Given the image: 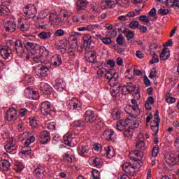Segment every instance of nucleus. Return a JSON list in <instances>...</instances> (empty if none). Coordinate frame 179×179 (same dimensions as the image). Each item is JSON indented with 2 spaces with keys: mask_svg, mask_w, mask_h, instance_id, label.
Wrapping results in <instances>:
<instances>
[{
  "mask_svg": "<svg viewBox=\"0 0 179 179\" xmlns=\"http://www.w3.org/2000/svg\"><path fill=\"white\" fill-rule=\"evenodd\" d=\"M24 45L26 50L28 51L29 54H31L32 55H36V52L39 50L40 55L36 56H27V59H31V62L33 64H45L47 62V59L48 58V55L50 53L48 50L44 46H40L36 43L29 42L25 41L24 42Z\"/></svg>",
  "mask_w": 179,
  "mask_h": 179,
  "instance_id": "nucleus-1",
  "label": "nucleus"
},
{
  "mask_svg": "<svg viewBox=\"0 0 179 179\" xmlns=\"http://www.w3.org/2000/svg\"><path fill=\"white\" fill-rule=\"evenodd\" d=\"M125 127H129V129H136V128L139 127V122L135 117H133V119L127 118V120L125 119L124 120H121L117 122V129L119 131H124Z\"/></svg>",
  "mask_w": 179,
  "mask_h": 179,
  "instance_id": "nucleus-2",
  "label": "nucleus"
},
{
  "mask_svg": "<svg viewBox=\"0 0 179 179\" xmlns=\"http://www.w3.org/2000/svg\"><path fill=\"white\" fill-rule=\"evenodd\" d=\"M122 93L123 94H132L136 96V97H141V93L139 92V89H136V86L132 83H128L127 85H124L122 88Z\"/></svg>",
  "mask_w": 179,
  "mask_h": 179,
  "instance_id": "nucleus-3",
  "label": "nucleus"
},
{
  "mask_svg": "<svg viewBox=\"0 0 179 179\" xmlns=\"http://www.w3.org/2000/svg\"><path fill=\"white\" fill-rule=\"evenodd\" d=\"M12 47L15 48L19 57H22L23 54H24V49L23 48V43H22V41H16L15 42H13V41H8L7 49L11 51Z\"/></svg>",
  "mask_w": 179,
  "mask_h": 179,
  "instance_id": "nucleus-4",
  "label": "nucleus"
},
{
  "mask_svg": "<svg viewBox=\"0 0 179 179\" xmlns=\"http://www.w3.org/2000/svg\"><path fill=\"white\" fill-rule=\"evenodd\" d=\"M37 66L35 67V71L37 76L41 79L43 78H45L47 76V71L50 70L48 66H47V64H48V59H47V62L45 63L39 62Z\"/></svg>",
  "mask_w": 179,
  "mask_h": 179,
  "instance_id": "nucleus-5",
  "label": "nucleus"
},
{
  "mask_svg": "<svg viewBox=\"0 0 179 179\" xmlns=\"http://www.w3.org/2000/svg\"><path fill=\"white\" fill-rule=\"evenodd\" d=\"M124 111L127 114H129V120H134V118H136L139 115V106L138 104L134 106L127 105L124 107Z\"/></svg>",
  "mask_w": 179,
  "mask_h": 179,
  "instance_id": "nucleus-6",
  "label": "nucleus"
},
{
  "mask_svg": "<svg viewBox=\"0 0 179 179\" xmlns=\"http://www.w3.org/2000/svg\"><path fill=\"white\" fill-rule=\"evenodd\" d=\"M22 12L24 15H27L30 18L36 17V15H37V8L36 6L34 4H29L23 8Z\"/></svg>",
  "mask_w": 179,
  "mask_h": 179,
  "instance_id": "nucleus-7",
  "label": "nucleus"
},
{
  "mask_svg": "<svg viewBox=\"0 0 179 179\" xmlns=\"http://www.w3.org/2000/svg\"><path fill=\"white\" fill-rule=\"evenodd\" d=\"M40 108L41 113L43 114V115H49V114H51V111H52L51 103L47 101L41 103Z\"/></svg>",
  "mask_w": 179,
  "mask_h": 179,
  "instance_id": "nucleus-8",
  "label": "nucleus"
},
{
  "mask_svg": "<svg viewBox=\"0 0 179 179\" xmlns=\"http://www.w3.org/2000/svg\"><path fill=\"white\" fill-rule=\"evenodd\" d=\"M49 19L51 24H54V26H59V24L65 23V19L59 17L57 13H52L49 16Z\"/></svg>",
  "mask_w": 179,
  "mask_h": 179,
  "instance_id": "nucleus-9",
  "label": "nucleus"
},
{
  "mask_svg": "<svg viewBox=\"0 0 179 179\" xmlns=\"http://www.w3.org/2000/svg\"><path fill=\"white\" fill-rule=\"evenodd\" d=\"M85 58L87 62L94 64L97 59V53L94 51L85 50Z\"/></svg>",
  "mask_w": 179,
  "mask_h": 179,
  "instance_id": "nucleus-10",
  "label": "nucleus"
},
{
  "mask_svg": "<svg viewBox=\"0 0 179 179\" xmlns=\"http://www.w3.org/2000/svg\"><path fill=\"white\" fill-rule=\"evenodd\" d=\"M85 122H90V124H93L96 120V114L92 110H87L85 113Z\"/></svg>",
  "mask_w": 179,
  "mask_h": 179,
  "instance_id": "nucleus-11",
  "label": "nucleus"
},
{
  "mask_svg": "<svg viewBox=\"0 0 179 179\" xmlns=\"http://www.w3.org/2000/svg\"><path fill=\"white\" fill-rule=\"evenodd\" d=\"M80 107H82V103H80V101L76 98H73L68 101V108L70 110H79Z\"/></svg>",
  "mask_w": 179,
  "mask_h": 179,
  "instance_id": "nucleus-12",
  "label": "nucleus"
},
{
  "mask_svg": "<svg viewBox=\"0 0 179 179\" xmlns=\"http://www.w3.org/2000/svg\"><path fill=\"white\" fill-rule=\"evenodd\" d=\"M129 156L131 160H134V162H139L142 160V157H143V152L139 151V150L131 151Z\"/></svg>",
  "mask_w": 179,
  "mask_h": 179,
  "instance_id": "nucleus-13",
  "label": "nucleus"
},
{
  "mask_svg": "<svg viewBox=\"0 0 179 179\" xmlns=\"http://www.w3.org/2000/svg\"><path fill=\"white\" fill-rule=\"evenodd\" d=\"M78 153L83 157H87L89 156V152H90V147L89 145H79L77 148Z\"/></svg>",
  "mask_w": 179,
  "mask_h": 179,
  "instance_id": "nucleus-14",
  "label": "nucleus"
},
{
  "mask_svg": "<svg viewBox=\"0 0 179 179\" xmlns=\"http://www.w3.org/2000/svg\"><path fill=\"white\" fill-rule=\"evenodd\" d=\"M51 141V136L50 135V131L44 130L40 134V142L42 145H45Z\"/></svg>",
  "mask_w": 179,
  "mask_h": 179,
  "instance_id": "nucleus-15",
  "label": "nucleus"
},
{
  "mask_svg": "<svg viewBox=\"0 0 179 179\" xmlns=\"http://www.w3.org/2000/svg\"><path fill=\"white\" fill-rule=\"evenodd\" d=\"M39 89L43 94L47 95L51 94L54 92V89H52V87H51L47 83H41Z\"/></svg>",
  "mask_w": 179,
  "mask_h": 179,
  "instance_id": "nucleus-16",
  "label": "nucleus"
},
{
  "mask_svg": "<svg viewBox=\"0 0 179 179\" xmlns=\"http://www.w3.org/2000/svg\"><path fill=\"white\" fill-rule=\"evenodd\" d=\"M17 115V112H16V109L15 108H10L6 113V118L7 121H13V120H16Z\"/></svg>",
  "mask_w": 179,
  "mask_h": 179,
  "instance_id": "nucleus-17",
  "label": "nucleus"
},
{
  "mask_svg": "<svg viewBox=\"0 0 179 179\" xmlns=\"http://www.w3.org/2000/svg\"><path fill=\"white\" fill-rule=\"evenodd\" d=\"M73 43L69 46V49L67 50V54L70 55V57H75L74 51H76V47H78V39L76 37L73 38Z\"/></svg>",
  "mask_w": 179,
  "mask_h": 179,
  "instance_id": "nucleus-18",
  "label": "nucleus"
},
{
  "mask_svg": "<svg viewBox=\"0 0 179 179\" xmlns=\"http://www.w3.org/2000/svg\"><path fill=\"white\" fill-rule=\"evenodd\" d=\"M60 45H58L56 48L59 52H61V54H65L66 52H68V50H66L68 46V41L66 40H62L59 42Z\"/></svg>",
  "mask_w": 179,
  "mask_h": 179,
  "instance_id": "nucleus-19",
  "label": "nucleus"
},
{
  "mask_svg": "<svg viewBox=\"0 0 179 179\" xmlns=\"http://www.w3.org/2000/svg\"><path fill=\"white\" fill-rule=\"evenodd\" d=\"M122 170L127 173V174H129V176H134V169H132V164L131 163H128L125 162L122 166Z\"/></svg>",
  "mask_w": 179,
  "mask_h": 179,
  "instance_id": "nucleus-20",
  "label": "nucleus"
},
{
  "mask_svg": "<svg viewBox=\"0 0 179 179\" xmlns=\"http://www.w3.org/2000/svg\"><path fill=\"white\" fill-rule=\"evenodd\" d=\"M103 138L106 139V141H109L110 142H114V131L110 129H107L104 131L103 134Z\"/></svg>",
  "mask_w": 179,
  "mask_h": 179,
  "instance_id": "nucleus-21",
  "label": "nucleus"
},
{
  "mask_svg": "<svg viewBox=\"0 0 179 179\" xmlns=\"http://www.w3.org/2000/svg\"><path fill=\"white\" fill-rule=\"evenodd\" d=\"M55 89L57 92H62L65 89V83L61 78H57L55 80Z\"/></svg>",
  "mask_w": 179,
  "mask_h": 179,
  "instance_id": "nucleus-22",
  "label": "nucleus"
},
{
  "mask_svg": "<svg viewBox=\"0 0 179 179\" xmlns=\"http://www.w3.org/2000/svg\"><path fill=\"white\" fill-rule=\"evenodd\" d=\"M4 27L6 31L9 33H13L16 31V23L13 21H8L5 24Z\"/></svg>",
  "mask_w": 179,
  "mask_h": 179,
  "instance_id": "nucleus-23",
  "label": "nucleus"
},
{
  "mask_svg": "<svg viewBox=\"0 0 179 179\" xmlns=\"http://www.w3.org/2000/svg\"><path fill=\"white\" fill-rule=\"evenodd\" d=\"M10 169V162L8 159L0 160V170L2 171H9Z\"/></svg>",
  "mask_w": 179,
  "mask_h": 179,
  "instance_id": "nucleus-24",
  "label": "nucleus"
},
{
  "mask_svg": "<svg viewBox=\"0 0 179 179\" xmlns=\"http://www.w3.org/2000/svg\"><path fill=\"white\" fill-rule=\"evenodd\" d=\"M51 62L54 66H60L62 65V58L59 55H55L52 57Z\"/></svg>",
  "mask_w": 179,
  "mask_h": 179,
  "instance_id": "nucleus-25",
  "label": "nucleus"
},
{
  "mask_svg": "<svg viewBox=\"0 0 179 179\" xmlns=\"http://www.w3.org/2000/svg\"><path fill=\"white\" fill-rule=\"evenodd\" d=\"M83 38L84 41V47H86L85 51H87V50L90 48V45H92V36H90V34H85Z\"/></svg>",
  "mask_w": 179,
  "mask_h": 179,
  "instance_id": "nucleus-26",
  "label": "nucleus"
},
{
  "mask_svg": "<svg viewBox=\"0 0 179 179\" xmlns=\"http://www.w3.org/2000/svg\"><path fill=\"white\" fill-rule=\"evenodd\" d=\"M166 164H168L169 166H176L177 164V159L173 154H169L166 158H165Z\"/></svg>",
  "mask_w": 179,
  "mask_h": 179,
  "instance_id": "nucleus-27",
  "label": "nucleus"
},
{
  "mask_svg": "<svg viewBox=\"0 0 179 179\" xmlns=\"http://www.w3.org/2000/svg\"><path fill=\"white\" fill-rule=\"evenodd\" d=\"M87 1L85 0H78L76 3V10H84V9H86V7L87 6Z\"/></svg>",
  "mask_w": 179,
  "mask_h": 179,
  "instance_id": "nucleus-28",
  "label": "nucleus"
},
{
  "mask_svg": "<svg viewBox=\"0 0 179 179\" xmlns=\"http://www.w3.org/2000/svg\"><path fill=\"white\" fill-rule=\"evenodd\" d=\"M108 85L111 87H115L117 86H121L120 82H118V74H115V76L108 81Z\"/></svg>",
  "mask_w": 179,
  "mask_h": 179,
  "instance_id": "nucleus-29",
  "label": "nucleus"
},
{
  "mask_svg": "<svg viewBox=\"0 0 179 179\" xmlns=\"http://www.w3.org/2000/svg\"><path fill=\"white\" fill-rule=\"evenodd\" d=\"M91 160L93 162V165L96 167V169H101L103 167V159L99 157H92Z\"/></svg>",
  "mask_w": 179,
  "mask_h": 179,
  "instance_id": "nucleus-30",
  "label": "nucleus"
},
{
  "mask_svg": "<svg viewBox=\"0 0 179 179\" xmlns=\"http://www.w3.org/2000/svg\"><path fill=\"white\" fill-rule=\"evenodd\" d=\"M34 174L37 178H40L41 177H44L46 173L45 170H44V168L38 167L34 171Z\"/></svg>",
  "mask_w": 179,
  "mask_h": 179,
  "instance_id": "nucleus-31",
  "label": "nucleus"
},
{
  "mask_svg": "<svg viewBox=\"0 0 179 179\" xmlns=\"http://www.w3.org/2000/svg\"><path fill=\"white\" fill-rule=\"evenodd\" d=\"M152 124L150 125V128L152 131V135L153 136H157V134H159V126L160 125V123H159V120L157 122V123H154L152 122Z\"/></svg>",
  "mask_w": 179,
  "mask_h": 179,
  "instance_id": "nucleus-32",
  "label": "nucleus"
},
{
  "mask_svg": "<svg viewBox=\"0 0 179 179\" xmlns=\"http://www.w3.org/2000/svg\"><path fill=\"white\" fill-rule=\"evenodd\" d=\"M0 55L3 59H8L10 57V50L8 48H3L0 50Z\"/></svg>",
  "mask_w": 179,
  "mask_h": 179,
  "instance_id": "nucleus-33",
  "label": "nucleus"
},
{
  "mask_svg": "<svg viewBox=\"0 0 179 179\" xmlns=\"http://www.w3.org/2000/svg\"><path fill=\"white\" fill-rule=\"evenodd\" d=\"M121 114H122V112L121 110L118 109H113L111 113L113 120H120V118H121Z\"/></svg>",
  "mask_w": 179,
  "mask_h": 179,
  "instance_id": "nucleus-34",
  "label": "nucleus"
},
{
  "mask_svg": "<svg viewBox=\"0 0 179 179\" xmlns=\"http://www.w3.org/2000/svg\"><path fill=\"white\" fill-rule=\"evenodd\" d=\"M166 6L168 8H173V6L179 8V0H167Z\"/></svg>",
  "mask_w": 179,
  "mask_h": 179,
  "instance_id": "nucleus-35",
  "label": "nucleus"
},
{
  "mask_svg": "<svg viewBox=\"0 0 179 179\" xmlns=\"http://www.w3.org/2000/svg\"><path fill=\"white\" fill-rule=\"evenodd\" d=\"M159 58L161 59V61H166V59H169V58H170V51L169 50H164L160 55H159Z\"/></svg>",
  "mask_w": 179,
  "mask_h": 179,
  "instance_id": "nucleus-36",
  "label": "nucleus"
},
{
  "mask_svg": "<svg viewBox=\"0 0 179 179\" xmlns=\"http://www.w3.org/2000/svg\"><path fill=\"white\" fill-rule=\"evenodd\" d=\"M51 34L50 31H42L38 34V37L41 40H48V38H51Z\"/></svg>",
  "mask_w": 179,
  "mask_h": 179,
  "instance_id": "nucleus-37",
  "label": "nucleus"
},
{
  "mask_svg": "<svg viewBox=\"0 0 179 179\" xmlns=\"http://www.w3.org/2000/svg\"><path fill=\"white\" fill-rule=\"evenodd\" d=\"M73 138L72 137V135L71 134H66L64 136V145H66L67 146H71L72 145V141Z\"/></svg>",
  "mask_w": 179,
  "mask_h": 179,
  "instance_id": "nucleus-38",
  "label": "nucleus"
},
{
  "mask_svg": "<svg viewBox=\"0 0 179 179\" xmlns=\"http://www.w3.org/2000/svg\"><path fill=\"white\" fill-rule=\"evenodd\" d=\"M18 27L21 31H27L29 29H30V25L27 24H24L22 22V20L18 21Z\"/></svg>",
  "mask_w": 179,
  "mask_h": 179,
  "instance_id": "nucleus-39",
  "label": "nucleus"
},
{
  "mask_svg": "<svg viewBox=\"0 0 179 179\" xmlns=\"http://www.w3.org/2000/svg\"><path fill=\"white\" fill-rule=\"evenodd\" d=\"M115 74H118L113 69H109L106 71V73L105 74V78L106 79H108V80H110L113 78V77L115 76Z\"/></svg>",
  "mask_w": 179,
  "mask_h": 179,
  "instance_id": "nucleus-40",
  "label": "nucleus"
},
{
  "mask_svg": "<svg viewBox=\"0 0 179 179\" xmlns=\"http://www.w3.org/2000/svg\"><path fill=\"white\" fill-rule=\"evenodd\" d=\"M124 34H126V38L128 41H129V40L134 38V31L129 30L127 28L124 29L123 31Z\"/></svg>",
  "mask_w": 179,
  "mask_h": 179,
  "instance_id": "nucleus-41",
  "label": "nucleus"
},
{
  "mask_svg": "<svg viewBox=\"0 0 179 179\" xmlns=\"http://www.w3.org/2000/svg\"><path fill=\"white\" fill-rule=\"evenodd\" d=\"M165 99H166V101L167 103H169V104H173V103H176V98L171 96V94H170V93L166 94Z\"/></svg>",
  "mask_w": 179,
  "mask_h": 179,
  "instance_id": "nucleus-42",
  "label": "nucleus"
},
{
  "mask_svg": "<svg viewBox=\"0 0 179 179\" xmlns=\"http://www.w3.org/2000/svg\"><path fill=\"white\" fill-rule=\"evenodd\" d=\"M123 131L124 136H126L127 138H132L134 134V129L132 130L128 127V129H124Z\"/></svg>",
  "mask_w": 179,
  "mask_h": 179,
  "instance_id": "nucleus-43",
  "label": "nucleus"
},
{
  "mask_svg": "<svg viewBox=\"0 0 179 179\" xmlns=\"http://www.w3.org/2000/svg\"><path fill=\"white\" fill-rule=\"evenodd\" d=\"M120 89H121V86L111 90L110 93L113 97H118L120 96Z\"/></svg>",
  "mask_w": 179,
  "mask_h": 179,
  "instance_id": "nucleus-44",
  "label": "nucleus"
},
{
  "mask_svg": "<svg viewBox=\"0 0 179 179\" xmlns=\"http://www.w3.org/2000/svg\"><path fill=\"white\" fill-rule=\"evenodd\" d=\"M73 127H79V128H85V124L83 120H76L73 123Z\"/></svg>",
  "mask_w": 179,
  "mask_h": 179,
  "instance_id": "nucleus-45",
  "label": "nucleus"
},
{
  "mask_svg": "<svg viewBox=\"0 0 179 179\" xmlns=\"http://www.w3.org/2000/svg\"><path fill=\"white\" fill-rule=\"evenodd\" d=\"M108 3V7L109 9H113L115 8L117 3H118V0H106Z\"/></svg>",
  "mask_w": 179,
  "mask_h": 179,
  "instance_id": "nucleus-46",
  "label": "nucleus"
},
{
  "mask_svg": "<svg viewBox=\"0 0 179 179\" xmlns=\"http://www.w3.org/2000/svg\"><path fill=\"white\" fill-rule=\"evenodd\" d=\"M36 137L34 136H31L29 137V138H27L24 142V146L25 148H29L31 143H33V142H35Z\"/></svg>",
  "mask_w": 179,
  "mask_h": 179,
  "instance_id": "nucleus-47",
  "label": "nucleus"
},
{
  "mask_svg": "<svg viewBox=\"0 0 179 179\" xmlns=\"http://www.w3.org/2000/svg\"><path fill=\"white\" fill-rule=\"evenodd\" d=\"M91 173V179H100V172L96 169H92Z\"/></svg>",
  "mask_w": 179,
  "mask_h": 179,
  "instance_id": "nucleus-48",
  "label": "nucleus"
},
{
  "mask_svg": "<svg viewBox=\"0 0 179 179\" xmlns=\"http://www.w3.org/2000/svg\"><path fill=\"white\" fill-rule=\"evenodd\" d=\"M136 148V149H139L140 150L142 149H145V141H143V140H138L137 141Z\"/></svg>",
  "mask_w": 179,
  "mask_h": 179,
  "instance_id": "nucleus-49",
  "label": "nucleus"
},
{
  "mask_svg": "<svg viewBox=\"0 0 179 179\" xmlns=\"http://www.w3.org/2000/svg\"><path fill=\"white\" fill-rule=\"evenodd\" d=\"M4 149L5 150H6V152H8V153H10V152H13V150H16V147L15 146V145H6L4 146Z\"/></svg>",
  "mask_w": 179,
  "mask_h": 179,
  "instance_id": "nucleus-50",
  "label": "nucleus"
},
{
  "mask_svg": "<svg viewBox=\"0 0 179 179\" xmlns=\"http://www.w3.org/2000/svg\"><path fill=\"white\" fill-rule=\"evenodd\" d=\"M64 160L67 162V163H72L73 162V157L69 155V154H64Z\"/></svg>",
  "mask_w": 179,
  "mask_h": 179,
  "instance_id": "nucleus-51",
  "label": "nucleus"
},
{
  "mask_svg": "<svg viewBox=\"0 0 179 179\" xmlns=\"http://www.w3.org/2000/svg\"><path fill=\"white\" fill-rule=\"evenodd\" d=\"M157 76V70L155 67H153L150 73V79H155Z\"/></svg>",
  "mask_w": 179,
  "mask_h": 179,
  "instance_id": "nucleus-52",
  "label": "nucleus"
},
{
  "mask_svg": "<svg viewBox=\"0 0 179 179\" xmlns=\"http://www.w3.org/2000/svg\"><path fill=\"white\" fill-rule=\"evenodd\" d=\"M157 62H159V56L156 53H154L152 59L150 61V64L153 65V64H157Z\"/></svg>",
  "mask_w": 179,
  "mask_h": 179,
  "instance_id": "nucleus-53",
  "label": "nucleus"
},
{
  "mask_svg": "<svg viewBox=\"0 0 179 179\" xmlns=\"http://www.w3.org/2000/svg\"><path fill=\"white\" fill-rule=\"evenodd\" d=\"M152 157H157V155H159V145H155L152 150Z\"/></svg>",
  "mask_w": 179,
  "mask_h": 179,
  "instance_id": "nucleus-54",
  "label": "nucleus"
},
{
  "mask_svg": "<svg viewBox=\"0 0 179 179\" xmlns=\"http://www.w3.org/2000/svg\"><path fill=\"white\" fill-rule=\"evenodd\" d=\"M9 12V9L6 6H0V15H5Z\"/></svg>",
  "mask_w": 179,
  "mask_h": 179,
  "instance_id": "nucleus-55",
  "label": "nucleus"
},
{
  "mask_svg": "<svg viewBox=\"0 0 179 179\" xmlns=\"http://www.w3.org/2000/svg\"><path fill=\"white\" fill-rule=\"evenodd\" d=\"M141 166L142 165H141V164L138 162V161H134V163L131 164V169H133L134 171V175H135V170L138 169H141Z\"/></svg>",
  "mask_w": 179,
  "mask_h": 179,
  "instance_id": "nucleus-56",
  "label": "nucleus"
},
{
  "mask_svg": "<svg viewBox=\"0 0 179 179\" xmlns=\"http://www.w3.org/2000/svg\"><path fill=\"white\" fill-rule=\"evenodd\" d=\"M116 43L118 44V45H123L124 44V38L122 37V35H119L117 38H116Z\"/></svg>",
  "mask_w": 179,
  "mask_h": 179,
  "instance_id": "nucleus-57",
  "label": "nucleus"
},
{
  "mask_svg": "<svg viewBox=\"0 0 179 179\" xmlns=\"http://www.w3.org/2000/svg\"><path fill=\"white\" fill-rule=\"evenodd\" d=\"M29 125L32 128H37L38 124H37V120H36L34 118H32L29 120Z\"/></svg>",
  "mask_w": 179,
  "mask_h": 179,
  "instance_id": "nucleus-58",
  "label": "nucleus"
},
{
  "mask_svg": "<svg viewBox=\"0 0 179 179\" xmlns=\"http://www.w3.org/2000/svg\"><path fill=\"white\" fill-rule=\"evenodd\" d=\"M158 13L161 15V16H165V15H169V13H170V10L167 9L160 8L158 10Z\"/></svg>",
  "mask_w": 179,
  "mask_h": 179,
  "instance_id": "nucleus-59",
  "label": "nucleus"
},
{
  "mask_svg": "<svg viewBox=\"0 0 179 179\" xmlns=\"http://www.w3.org/2000/svg\"><path fill=\"white\" fill-rule=\"evenodd\" d=\"M139 27V22L138 21H132L129 24L130 29H136Z\"/></svg>",
  "mask_w": 179,
  "mask_h": 179,
  "instance_id": "nucleus-60",
  "label": "nucleus"
},
{
  "mask_svg": "<svg viewBox=\"0 0 179 179\" xmlns=\"http://www.w3.org/2000/svg\"><path fill=\"white\" fill-rule=\"evenodd\" d=\"M100 7H101V9H103V10L108 9V4L107 3V0L101 1L100 3Z\"/></svg>",
  "mask_w": 179,
  "mask_h": 179,
  "instance_id": "nucleus-61",
  "label": "nucleus"
},
{
  "mask_svg": "<svg viewBox=\"0 0 179 179\" xmlns=\"http://www.w3.org/2000/svg\"><path fill=\"white\" fill-rule=\"evenodd\" d=\"M64 34L65 31L63 29H57L55 33V36H56V37H62Z\"/></svg>",
  "mask_w": 179,
  "mask_h": 179,
  "instance_id": "nucleus-62",
  "label": "nucleus"
},
{
  "mask_svg": "<svg viewBox=\"0 0 179 179\" xmlns=\"http://www.w3.org/2000/svg\"><path fill=\"white\" fill-rule=\"evenodd\" d=\"M14 170H15L17 173H20L23 170V166L20 164L15 165Z\"/></svg>",
  "mask_w": 179,
  "mask_h": 179,
  "instance_id": "nucleus-63",
  "label": "nucleus"
},
{
  "mask_svg": "<svg viewBox=\"0 0 179 179\" xmlns=\"http://www.w3.org/2000/svg\"><path fill=\"white\" fill-rule=\"evenodd\" d=\"M174 146L177 150L179 152V137H177L174 141Z\"/></svg>",
  "mask_w": 179,
  "mask_h": 179,
  "instance_id": "nucleus-64",
  "label": "nucleus"
}]
</instances>
